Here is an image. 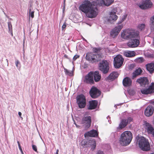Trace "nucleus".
Wrapping results in <instances>:
<instances>
[{
    "label": "nucleus",
    "mask_w": 154,
    "mask_h": 154,
    "mask_svg": "<svg viewBox=\"0 0 154 154\" xmlns=\"http://www.w3.org/2000/svg\"><path fill=\"white\" fill-rule=\"evenodd\" d=\"M127 17L126 15H124L122 16V18L119 21L118 23V24L121 23L123 22L126 19Z\"/></svg>",
    "instance_id": "obj_33"
},
{
    "label": "nucleus",
    "mask_w": 154,
    "mask_h": 154,
    "mask_svg": "<svg viewBox=\"0 0 154 154\" xmlns=\"http://www.w3.org/2000/svg\"><path fill=\"white\" fill-rule=\"evenodd\" d=\"M19 63H20L18 60H17L16 61L15 64H16V66L17 67H18V64H19Z\"/></svg>",
    "instance_id": "obj_44"
},
{
    "label": "nucleus",
    "mask_w": 154,
    "mask_h": 154,
    "mask_svg": "<svg viewBox=\"0 0 154 154\" xmlns=\"http://www.w3.org/2000/svg\"><path fill=\"white\" fill-rule=\"evenodd\" d=\"M76 103L79 107L80 109H83L86 105V99L85 96L83 94L77 95L76 97Z\"/></svg>",
    "instance_id": "obj_7"
},
{
    "label": "nucleus",
    "mask_w": 154,
    "mask_h": 154,
    "mask_svg": "<svg viewBox=\"0 0 154 154\" xmlns=\"http://www.w3.org/2000/svg\"><path fill=\"white\" fill-rule=\"evenodd\" d=\"M58 152H59V150H58V149H57V151H56V152H58Z\"/></svg>",
    "instance_id": "obj_51"
},
{
    "label": "nucleus",
    "mask_w": 154,
    "mask_h": 154,
    "mask_svg": "<svg viewBox=\"0 0 154 154\" xmlns=\"http://www.w3.org/2000/svg\"><path fill=\"white\" fill-rule=\"evenodd\" d=\"M132 81L131 79L128 77H126L123 79L122 83L125 87H129L131 85Z\"/></svg>",
    "instance_id": "obj_20"
},
{
    "label": "nucleus",
    "mask_w": 154,
    "mask_h": 154,
    "mask_svg": "<svg viewBox=\"0 0 154 154\" xmlns=\"http://www.w3.org/2000/svg\"><path fill=\"white\" fill-rule=\"evenodd\" d=\"M124 59L121 55H117L114 58V66L115 68H119L122 65Z\"/></svg>",
    "instance_id": "obj_10"
},
{
    "label": "nucleus",
    "mask_w": 154,
    "mask_h": 154,
    "mask_svg": "<svg viewBox=\"0 0 154 154\" xmlns=\"http://www.w3.org/2000/svg\"><path fill=\"white\" fill-rule=\"evenodd\" d=\"M82 39H83V40L84 41H86V42H87V40H86V39H85V38H82Z\"/></svg>",
    "instance_id": "obj_48"
},
{
    "label": "nucleus",
    "mask_w": 154,
    "mask_h": 154,
    "mask_svg": "<svg viewBox=\"0 0 154 154\" xmlns=\"http://www.w3.org/2000/svg\"><path fill=\"white\" fill-rule=\"evenodd\" d=\"M89 94L92 98H96L100 95L101 92L96 87L93 86L90 91Z\"/></svg>",
    "instance_id": "obj_11"
},
{
    "label": "nucleus",
    "mask_w": 154,
    "mask_h": 154,
    "mask_svg": "<svg viewBox=\"0 0 154 154\" xmlns=\"http://www.w3.org/2000/svg\"><path fill=\"white\" fill-rule=\"evenodd\" d=\"M11 33V35H12V36H13V32H12H12H10Z\"/></svg>",
    "instance_id": "obj_49"
},
{
    "label": "nucleus",
    "mask_w": 154,
    "mask_h": 154,
    "mask_svg": "<svg viewBox=\"0 0 154 154\" xmlns=\"http://www.w3.org/2000/svg\"><path fill=\"white\" fill-rule=\"evenodd\" d=\"M93 77L94 81L97 82L100 81L101 78V75L98 71L93 72Z\"/></svg>",
    "instance_id": "obj_23"
},
{
    "label": "nucleus",
    "mask_w": 154,
    "mask_h": 154,
    "mask_svg": "<svg viewBox=\"0 0 154 154\" xmlns=\"http://www.w3.org/2000/svg\"><path fill=\"white\" fill-rule=\"evenodd\" d=\"M147 70L150 73L154 72V63H148L146 65Z\"/></svg>",
    "instance_id": "obj_24"
},
{
    "label": "nucleus",
    "mask_w": 154,
    "mask_h": 154,
    "mask_svg": "<svg viewBox=\"0 0 154 154\" xmlns=\"http://www.w3.org/2000/svg\"><path fill=\"white\" fill-rule=\"evenodd\" d=\"M65 6L64 5L63 6V11H65Z\"/></svg>",
    "instance_id": "obj_47"
},
{
    "label": "nucleus",
    "mask_w": 154,
    "mask_h": 154,
    "mask_svg": "<svg viewBox=\"0 0 154 154\" xmlns=\"http://www.w3.org/2000/svg\"><path fill=\"white\" fill-rule=\"evenodd\" d=\"M99 69L103 73L106 74L108 72L109 69V64L107 61L103 60L100 62L99 65Z\"/></svg>",
    "instance_id": "obj_8"
},
{
    "label": "nucleus",
    "mask_w": 154,
    "mask_h": 154,
    "mask_svg": "<svg viewBox=\"0 0 154 154\" xmlns=\"http://www.w3.org/2000/svg\"><path fill=\"white\" fill-rule=\"evenodd\" d=\"M122 37L124 39L128 40L134 38H139V32H135L129 29L125 30L122 32Z\"/></svg>",
    "instance_id": "obj_4"
},
{
    "label": "nucleus",
    "mask_w": 154,
    "mask_h": 154,
    "mask_svg": "<svg viewBox=\"0 0 154 154\" xmlns=\"http://www.w3.org/2000/svg\"><path fill=\"white\" fill-rule=\"evenodd\" d=\"M80 56L79 55H75L73 58V60L74 61H75L77 58H79Z\"/></svg>",
    "instance_id": "obj_40"
},
{
    "label": "nucleus",
    "mask_w": 154,
    "mask_h": 154,
    "mask_svg": "<svg viewBox=\"0 0 154 154\" xmlns=\"http://www.w3.org/2000/svg\"><path fill=\"white\" fill-rule=\"evenodd\" d=\"M136 60L137 63H141L144 62V59L142 57H140L137 58Z\"/></svg>",
    "instance_id": "obj_34"
},
{
    "label": "nucleus",
    "mask_w": 154,
    "mask_h": 154,
    "mask_svg": "<svg viewBox=\"0 0 154 154\" xmlns=\"http://www.w3.org/2000/svg\"><path fill=\"white\" fill-rule=\"evenodd\" d=\"M79 9L85 13L86 16L89 18H95L98 14V9L95 6L94 2H91L89 0L84 1L80 5Z\"/></svg>",
    "instance_id": "obj_1"
},
{
    "label": "nucleus",
    "mask_w": 154,
    "mask_h": 154,
    "mask_svg": "<svg viewBox=\"0 0 154 154\" xmlns=\"http://www.w3.org/2000/svg\"><path fill=\"white\" fill-rule=\"evenodd\" d=\"M90 143L91 146V149L94 150L96 148V142L95 140H90L89 142Z\"/></svg>",
    "instance_id": "obj_29"
},
{
    "label": "nucleus",
    "mask_w": 154,
    "mask_h": 154,
    "mask_svg": "<svg viewBox=\"0 0 154 154\" xmlns=\"http://www.w3.org/2000/svg\"><path fill=\"white\" fill-rule=\"evenodd\" d=\"M85 58L86 60L92 63L97 62L102 59L101 55L100 54H95L92 52L87 53Z\"/></svg>",
    "instance_id": "obj_6"
},
{
    "label": "nucleus",
    "mask_w": 154,
    "mask_h": 154,
    "mask_svg": "<svg viewBox=\"0 0 154 154\" xmlns=\"http://www.w3.org/2000/svg\"><path fill=\"white\" fill-rule=\"evenodd\" d=\"M152 103L153 104V105H154V100L152 102Z\"/></svg>",
    "instance_id": "obj_52"
},
{
    "label": "nucleus",
    "mask_w": 154,
    "mask_h": 154,
    "mask_svg": "<svg viewBox=\"0 0 154 154\" xmlns=\"http://www.w3.org/2000/svg\"><path fill=\"white\" fill-rule=\"evenodd\" d=\"M31 8L29 9V16L31 17L32 18H33L34 17V11H32L31 12Z\"/></svg>",
    "instance_id": "obj_35"
},
{
    "label": "nucleus",
    "mask_w": 154,
    "mask_h": 154,
    "mask_svg": "<svg viewBox=\"0 0 154 154\" xmlns=\"http://www.w3.org/2000/svg\"><path fill=\"white\" fill-rule=\"evenodd\" d=\"M132 119L131 117H129L128 118V119L127 120L128 121V122H131L132 121Z\"/></svg>",
    "instance_id": "obj_43"
},
{
    "label": "nucleus",
    "mask_w": 154,
    "mask_h": 154,
    "mask_svg": "<svg viewBox=\"0 0 154 154\" xmlns=\"http://www.w3.org/2000/svg\"><path fill=\"white\" fill-rule=\"evenodd\" d=\"M154 111V109L153 107L151 106H148L146 109L144 113L146 116H152Z\"/></svg>",
    "instance_id": "obj_18"
},
{
    "label": "nucleus",
    "mask_w": 154,
    "mask_h": 154,
    "mask_svg": "<svg viewBox=\"0 0 154 154\" xmlns=\"http://www.w3.org/2000/svg\"><path fill=\"white\" fill-rule=\"evenodd\" d=\"M31 6H31V5H30V7H31Z\"/></svg>",
    "instance_id": "obj_55"
},
{
    "label": "nucleus",
    "mask_w": 154,
    "mask_h": 154,
    "mask_svg": "<svg viewBox=\"0 0 154 154\" xmlns=\"http://www.w3.org/2000/svg\"><path fill=\"white\" fill-rule=\"evenodd\" d=\"M132 138L131 133L129 131H126L121 135L120 139V143L122 146H126L129 144Z\"/></svg>",
    "instance_id": "obj_3"
},
{
    "label": "nucleus",
    "mask_w": 154,
    "mask_h": 154,
    "mask_svg": "<svg viewBox=\"0 0 154 154\" xmlns=\"http://www.w3.org/2000/svg\"><path fill=\"white\" fill-rule=\"evenodd\" d=\"M93 51L94 53H98L101 50V48H94L93 49Z\"/></svg>",
    "instance_id": "obj_36"
},
{
    "label": "nucleus",
    "mask_w": 154,
    "mask_h": 154,
    "mask_svg": "<svg viewBox=\"0 0 154 154\" xmlns=\"http://www.w3.org/2000/svg\"><path fill=\"white\" fill-rule=\"evenodd\" d=\"M153 4L151 0H142L141 4H139L138 6L143 10H146L152 8Z\"/></svg>",
    "instance_id": "obj_9"
},
{
    "label": "nucleus",
    "mask_w": 154,
    "mask_h": 154,
    "mask_svg": "<svg viewBox=\"0 0 154 154\" xmlns=\"http://www.w3.org/2000/svg\"><path fill=\"white\" fill-rule=\"evenodd\" d=\"M65 0H64V2H63L64 5H65Z\"/></svg>",
    "instance_id": "obj_50"
},
{
    "label": "nucleus",
    "mask_w": 154,
    "mask_h": 154,
    "mask_svg": "<svg viewBox=\"0 0 154 154\" xmlns=\"http://www.w3.org/2000/svg\"><path fill=\"white\" fill-rule=\"evenodd\" d=\"M119 74L117 72H113L111 73L107 77L108 80H113L117 78Z\"/></svg>",
    "instance_id": "obj_27"
},
{
    "label": "nucleus",
    "mask_w": 154,
    "mask_h": 154,
    "mask_svg": "<svg viewBox=\"0 0 154 154\" xmlns=\"http://www.w3.org/2000/svg\"><path fill=\"white\" fill-rule=\"evenodd\" d=\"M154 154V153H151V154Z\"/></svg>",
    "instance_id": "obj_54"
},
{
    "label": "nucleus",
    "mask_w": 154,
    "mask_h": 154,
    "mask_svg": "<svg viewBox=\"0 0 154 154\" xmlns=\"http://www.w3.org/2000/svg\"><path fill=\"white\" fill-rule=\"evenodd\" d=\"M145 27V25L144 24H140L138 25L137 28L139 30L142 31L144 29Z\"/></svg>",
    "instance_id": "obj_31"
},
{
    "label": "nucleus",
    "mask_w": 154,
    "mask_h": 154,
    "mask_svg": "<svg viewBox=\"0 0 154 154\" xmlns=\"http://www.w3.org/2000/svg\"><path fill=\"white\" fill-rule=\"evenodd\" d=\"M96 154H104V153L103 151L99 150L97 151Z\"/></svg>",
    "instance_id": "obj_42"
},
{
    "label": "nucleus",
    "mask_w": 154,
    "mask_h": 154,
    "mask_svg": "<svg viewBox=\"0 0 154 154\" xmlns=\"http://www.w3.org/2000/svg\"><path fill=\"white\" fill-rule=\"evenodd\" d=\"M145 127V128L148 134H152L154 137V128L149 123L145 121L144 125Z\"/></svg>",
    "instance_id": "obj_15"
},
{
    "label": "nucleus",
    "mask_w": 154,
    "mask_h": 154,
    "mask_svg": "<svg viewBox=\"0 0 154 154\" xmlns=\"http://www.w3.org/2000/svg\"><path fill=\"white\" fill-rule=\"evenodd\" d=\"M151 29L154 30V15L151 17Z\"/></svg>",
    "instance_id": "obj_32"
},
{
    "label": "nucleus",
    "mask_w": 154,
    "mask_h": 154,
    "mask_svg": "<svg viewBox=\"0 0 154 154\" xmlns=\"http://www.w3.org/2000/svg\"><path fill=\"white\" fill-rule=\"evenodd\" d=\"M136 82L138 83L141 86L145 87L142 88L140 90L142 94H148L154 93V83H152L148 86L149 81L147 78L140 77L137 79Z\"/></svg>",
    "instance_id": "obj_2"
},
{
    "label": "nucleus",
    "mask_w": 154,
    "mask_h": 154,
    "mask_svg": "<svg viewBox=\"0 0 154 154\" xmlns=\"http://www.w3.org/2000/svg\"><path fill=\"white\" fill-rule=\"evenodd\" d=\"M85 137H96L98 136V134L97 131L94 130H92L85 133Z\"/></svg>",
    "instance_id": "obj_19"
},
{
    "label": "nucleus",
    "mask_w": 154,
    "mask_h": 154,
    "mask_svg": "<svg viewBox=\"0 0 154 154\" xmlns=\"http://www.w3.org/2000/svg\"><path fill=\"white\" fill-rule=\"evenodd\" d=\"M128 121L126 119H122L120 123L119 126L117 128V130H121L125 128L128 124Z\"/></svg>",
    "instance_id": "obj_22"
},
{
    "label": "nucleus",
    "mask_w": 154,
    "mask_h": 154,
    "mask_svg": "<svg viewBox=\"0 0 154 154\" xmlns=\"http://www.w3.org/2000/svg\"><path fill=\"white\" fill-rule=\"evenodd\" d=\"M124 54L127 57H132L135 55L136 53L134 51H124Z\"/></svg>",
    "instance_id": "obj_26"
},
{
    "label": "nucleus",
    "mask_w": 154,
    "mask_h": 154,
    "mask_svg": "<svg viewBox=\"0 0 154 154\" xmlns=\"http://www.w3.org/2000/svg\"><path fill=\"white\" fill-rule=\"evenodd\" d=\"M98 104V102L97 100H94L90 101L89 102V106L88 107V109L89 110L95 109L97 108Z\"/></svg>",
    "instance_id": "obj_17"
},
{
    "label": "nucleus",
    "mask_w": 154,
    "mask_h": 154,
    "mask_svg": "<svg viewBox=\"0 0 154 154\" xmlns=\"http://www.w3.org/2000/svg\"><path fill=\"white\" fill-rule=\"evenodd\" d=\"M137 38H134L133 39H131L127 43V45L130 48H135L137 47L140 44V41Z\"/></svg>",
    "instance_id": "obj_13"
},
{
    "label": "nucleus",
    "mask_w": 154,
    "mask_h": 154,
    "mask_svg": "<svg viewBox=\"0 0 154 154\" xmlns=\"http://www.w3.org/2000/svg\"><path fill=\"white\" fill-rule=\"evenodd\" d=\"M8 26L10 32H12V26L11 22L8 23Z\"/></svg>",
    "instance_id": "obj_37"
},
{
    "label": "nucleus",
    "mask_w": 154,
    "mask_h": 154,
    "mask_svg": "<svg viewBox=\"0 0 154 154\" xmlns=\"http://www.w3.org/2000/svg\"><path fill=\"white\" fill-rule=\"evenodd\" d=\"M137 141L139 147L144 151H148L150 149V144L147 139L143 137H138Z\"/></svg>",
    "instance_id": "obj_5"
},
{
    "label": "nucleus",
    "mask_w": 154,
    "mask_h": 154,
    "mask_svg": "<svg viewBox=\"0 0 154 154\" xmlns=\"http://www.w3.org/2000/svg\"><path fill=\"white\" fill-rule=\"evenodd\" d=\"M32 146L33 149L35 152H38L37 151V149L36 146L34 145H32Z\"/></svg>",
    "instance_id": "obj_39"
},
{
    "label": "nucleus",
    "mask_w": 154,
    "mask_h": 154,
    "mask_svg": "<svg viewBox=\"0 0 154 154\" xmlns=\"http://www.w3.org/2000/svg\"><path fill=\"white\" fill-rule=\"evenodd\" d=\"M64 71L65 74L69 76H72L73 75V72L72 71H69L67 69L64 68Z\"/></svg>",
    "instance_id": "obj_30"
},
{
    "label": "nucleus",
    "mask_w": 154,
    "mask_h": 154,
    "mask_svg": "<svg viewBox=\"0 0 154 154\" xmlns=\"http://www.w3.org/2000/svg\"><path fill=\"white\" fill-rule=\"evenodd\" d=\"M118 18V17L116 15V13H113L112 12H111L108 19V20L109 22L112 23V22L115 21Z\"/></svg>",
    "instance_id": "obj_21"
},
{
    "label": "nucleus",
    "mask_w": 154,
    "mask_h": 154,
    "mask_svg": "<svg viewBox=\"0 0 154 154\" xmlns=\"http://www.w3.org/2000/svg\"><path fill=\"white\" fill-rule=\"evenodd\" d=\"M105 5L109 6L114 2V0H102Z\"/></svg>",
    "instance_id": "obj_28"
},
{
    "label": "nucleus",
    "mask_w": 154,
    "mask_h": 154,
    "mask_svg": "<svg viewBox=\"0 0 154 154\" xmlns=\"http://www.w3.org/2000/svg\"><path fill=\"white\" fill-rule=\"evenodd\" d=\"M64 57L65 58H67V59H69V58L68 57V56L67 55H66V54L64 55Z\"/></svg>",
    "instance_id": "obj_45"
},
{
    "label": "nucleus",
    "mask_w": 154,
    "mask_h": 154,
    "mask_svg": "<svg viewBox=\"0 0 154 154\" xmlns=\"http://www.w3.org/2000/svg\"><path fill=\"white\" fill-rule=\"evenodd\" d=\"M17 143L18 144L19 149L21 153H22V154H24L19 142V141H17Z\"/></svg>",
    "instance_id": "obj_38"
},
{
    "label": "nucleus",
    "mask_w": 154,
    "mask_h": 154,
    "mask_svg": "<svg viewBox=\"0 0 154 154\" xmlns=\"http://www.w3.org/2000/svg\"><path fill=\"white\" fill-rule=\"evenodd\" d=\"M56 154H58V152H56Z\"/></svg>",
    "instance_id": "obj_53"
},
{
    "label": "nucleus",
    "mask_w": 154,
    "mask_h": 154,
    "mask_svg": "<svg viewBox=\"0 0 154 154\" xmlns=\"http://www.w3.org/2000/svg\"><path fill=\"white\" fill-rule=\"evenodd\" d=\"M18 115L20 117H21V116L22 115V113L20 112H18Z\"/></svg>",
    "instance_id": "obj_46"
},
{
    "label": "nucleus",
    "mask_w": 154,
    "mask_h": 154,
    "mask_svg": "<svg viewBox=\"0 0 154 154\" xmlns=\"http://www.w3.org/2000/svg\"><path fill=\"white\" fill-rule=\"evenodd\" d=\"M122 28V25H119L114 28L110 32V34L111 36L113 38L116 37Z\"/></svg>",
    "instance_id": "obj_12"
},
{
    "label": "nucleus",
    "mask_w": 154,
    "mask_h": 154,
    "mask_svg": "<svg viewBox=\"0 0 154 154\" xmlns=\"http://www.w3.org/2000/svg\"><path fill=\"white\" fill-rule=\"evenodd\" d=\"M84 82L88 84H93L94 82L92 72H90L85 76Z\"/></svg>",
    "instance_id": "obj_14"
},
{
    "label": "nucleus",
    "mask_w": 154,
    "mask_h": 154,
    "mask_svg": "<svg viewBox=\"0 0 154 154\" xmlns=\"http://www.w3.org/2000/svg\"><path fill=\"white\" fill-rule=\"evenodd\" d=\"M142 72V70L140 68L136 69L132 73V79H134L137 76L140 75Z\"/></svg>",
    "instance_id": "obj_25"
},
{
    "label": "nucleus",
    "mask_w": 154,
    "mask_h": 154,
    "mask_svg": "<svg viewBox=\"0 0 154 154\" xmlns=\"http://www.w3.org/2000/svg\"><path fill=\"white\" fill-rule=\"evenodd\" d=\"M66 23L65 22L62 26V30H63L66 28Z\"/></svg>",
    "instance_id": "obj_41"
},
{
    "label": "nucleus",
    "mask_w": 154,
    "mask_h": 154,
    "mask_svg": "<svg viewBox=\"0 0 154 154\" xmlns=\"http://www.w3.org/2000/svg\"><path fill=\"white\" fill-rule=\"evenodd\" d=\"M91 122V117L90 116L84 117L82 120V124H85L86 126L90 127Z\"/></svg>",
    "instance_id": "obj_16"
}]
</instances>
